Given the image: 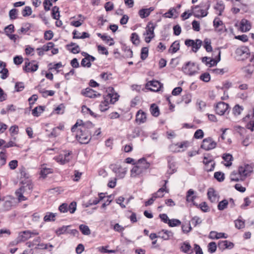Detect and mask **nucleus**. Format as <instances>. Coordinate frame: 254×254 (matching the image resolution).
Wrapping results in <instances>:
<instances>
[{"label": "nucleus", "instance_id": "72a5a7b5", "mask_svg": "<svg viewBox=\"0 0 254 254\" xmlns=\"http://www.w3.org/2000/svg\"><path fill=\"white\" fill-rule=\"evenodd\" d=\"M180 43L178 41L174 42L170 46L169 52L172 54L176 53L180 49Z\"/></svg>", "mask_w": 254, "mask_h": 254}, {"label": "nucleus", "instance_id": "e2e57ef3", "mask_svg": "<svg viewBox=\"0 0 254 254\" xmlns=\"http://www.w3.org/2000/svg\"><path fill=\"white\" fill-rule=\"evenodd\" d=\"M40 92L42 94L44 97H47L48 96H52L55 94V91L53 90H40Z\"/></svg>", "mask_w": 254, "mask_h": 254}, {"label": "nucleus", "instance_id": "9d476101", "mask_svg": "<svg viewBox=\"0 0 254 254\" xmlns=\"http://www.w3.org/2000/svg\"><path fill=\"white\" fill-rule=\"evenodd\" d=\"M216 145V142L212 138L207 137L203 140L201 147L205 150H209L215 148Z\"/></svg>", "mask_w": 254, "mask_h": 254}, {"label": "nucleus", "instance_id": "680f3d73", "mask_svg": "<svg viewBox=\"0 0 254 254\" xmlns=\"http://www.w3.org/2000/svg\"><path fill=\"white\" fill-rule=\"evenodd\" d=\"M214 177L219 182H222L224 180V174L220 172H215Z\"/></svg>", "mask_w": 254, "mask_h": 254}, {"label": "nucleus", "instance_id": "5701e85b", "mask_svg": "<svg viewBox=\"0 0 254 254\" xmlns=\"http://www.w3.org/2000/svg\"><path fill=\"white\" fill-rule=\"evenodd\" d=\"M218 246L220 250H224L226 249H232L234 247V244L232 242L224 240L219 241Z\"/></svg>", "mask_w": 254, "mask_h": 254}, {"label": "nucleus", "instance_id": "4d7b16f0", "mask_svg": "<svg viewBox=\"0 0 254 254\" xmlns=\"http://www.w3.org/2000/svg\"><path fill=\"white\" fill-rule=\"evenodd\" d=\"M102 39L106 43L108 44L109 46H112L114 44L113 39L110 36L104 35Z\"/></svg>", "mask_w": 254, "mask_h": 254}, {"label": "nucleus", "instance_id": "13d9d810", "mask_svg": "<svg viewBox=\"0 0 254 254\" xmlns=\"http://www.w3.org/2000/svg\"><path fill=\"white\" fill-rule=\"evenodd\" d=\"M32 11L31 8L29 6H25L24 9L22 11V14L23 16L26 17L31 14Z\"/></svg>", "mask_w": 254, "mask_h": 254}, {"label": "nucleus", "instance_id": "b1692460", "mask_svg": "<svg viewBox=\"0 0 254 254\" xmlns=\"http://www.w3.org/2000/svg\"><path fill=\"white\" fill-rule=\"evenodd\" d=\"M213 25L215 30L217 32H222L224 31V25L222 21L219 18H215L213 21Z\"/></svg>", "mask_w": 254, "mask_h": 254}, {"label": "nucleus", "instance_id": "f8f14e48", "mask_svg": "<svg viewBox=\"0 0 254 254\" xmlns=\"http://www.w3.org/2000/svg\"><path fill=\"white\" fill-rule=\"evenodd\" d=\"M185 45L188 47H191L193 52L196 53L201 47L202 41L199 39H196L195 41L190 39H187L185 42Z\"/></svg>", "mask_w": 254, "mask_h": 254}, {"label": "nucleus", "instance_id": "de8ad7c7", "mask_svg": "<svg viewBox=\"0 0 254 254\" xmlns=\"http://www.w3.org/2000/svg\"><path fill=\"white\" fill-rule=\"evenodd\" d=\"M243 110V108L242 107L239 106V105H236L233 109V113L235 116H239L240 115Z\"/></svg>", "mask_w": 254, "mask_h": 254}, {"label": "nucleus", "instance_id": "79ce46f5", "mask_svg": "<svg viewBox=\"0 0 254 254\" xmlns=\"http://www.w3.org/2000/svg\"><path fill=\"white\" fill-rule=\"evenodd\" d=\"M79 229L83 235H89L91 233L90 230L88 226L81 224L79 226Z\"/></svg>", "mask_w": 254, "mask_h": 254}, {"label": "nucleus", "instance_id": "1a4fd4ad", "mask_svg": "<svg viewBox=\"0 0 254 254\" xmlns=\"http://www.w3.org/2000/svg\"><path fill=\"white\" fill-rule=\"evenodd\" d=\"M39 65L35 61L30 62L28 59H25V64L23 70L27 72L36 71L38 68Z\"/></svg>", "mask_w": 254, "mask_h": 254}, {"label": "nucleus", "instance_id": "052dcab7", "mask_svg": "<svg viewBox=\"0 0 254 254\" xmlns=\"http://www.w3.org/2000/svg\"><path fill=\"white\" fill-rule=\"evenodd\" d=\"M148 49L147 47H143L141 49V59L142 60H145L148 57Z\"/></svg>", "mask_w": 254, "mask_h": 254}, {"label": "nucleus", "instance_id": "4c0bfd02", "mask_svg": "<svg viewBox=\"0 0 254 254\" xmlns=\"http://www.w3.org/2000/svg\"><path fill=\"white\" fill-rule=\"evenodd\" d=\"M44 107L42 106L35 107L32 111V115L35 117H38L44 111Z\"/></svg>", "mask_w": 254, "mask_h": 254}, {"label": "nucleus", "instance_id": "7ed1b4c3", "mask_svg": "<svg viewBox=\"0 0 254 254\" xmlns=\"http://www.w3.org/2000/svg\"><path fill=\"white\" fill-rule=\"evenodd\" d=\"M22 186L15 191V194L19 201H25L27 199L26 195L32 192L33 185L30 180L24 183L22 182Z\"/></svg>", "mask_w": 254, "mask_h": 254}, {"label": "nucleus", "instance_id": "2f4dec72", "mask_svg": "<svg viewBox=\"0 0 254 254\" xmlns=\"http://www.w3.org/2000/svg\"><path fill=\"white\" fill-rule=\"evenodd\" d=\"M230 180L232 181H235L238 182L239 181H243L244 179L240 175V172L238 171V172H237L236 171H233L230 175Z\"/></svg>", "mask_w": 254, "mask_h": 254}, {"label": "nucleus", "instance_id": "ddd939ff", "mask_svg": "<svg viewBox=\"0 0 254 254\" xmlns=\"http://www.w3.org/2000/svg\"><path fill=\"white\" fill-rule=\"evenodd\" d=\"M203 163L205 165V169L207 172L213 170L215 163L211 156L208 154L205 156L203 158Z\"/></svg>", "mask_w": 254, "mask_h": 254}, {"label": "nucleus", "instance_id": "4be33fe9", "mask_svg": "<svg viewBox=\"0 0 254 254\" xmlns=\"http://www.w3.org/2000/svg\"><path fill=\"white\" fill-rule=\"evenodd\" d=\"M187 142H183L181 143H177L172 144L170 146V150L173 152H178L181 151L180 149L183 148H187Z\"/></svg>", "mask_w": 254, "mask_h": 254}, {"label": "nucleus", "instance_id": "6e6d98bb", "mask_svg": "<svg viewBox=\"0 0 254 254\" xmlns=\"http://www.w3.org/2000/svg\"><path fill=\"white\" fill-rule=\"evenodd\" d=\"M52 172L51 169L42 167L40 174L42 177L45 178L48 174L51 173Z\"/></svg>", "mask_w": 254, "mask_h": 254}, {"label": "nucleus", "instance_id": "a19ab883", "mask_svg": "<svg viewBox=\"0 0 254 254\" xmlns=\"http://www.w3.org/2000/svg\"><path fill=\"white\" fill-rule=\"evenodd\" d=\"M56 213L52 212H47L44 217V220L45 222H49L55 220Z\"/></svg>", "mask_w": 254, "mask_h": 254}, {"label": "nucleus", "instance_id": "5fc2aeb1", "mask_svg": "<svg viewBox=\"0 0 254 254\" xmlns=\"http://www.w3.org/2000/svg\"><path fill=\"white\" fill-rule=\"evenodd\" d=\"M216 248L217 246L215 242H212L209 243L208 245V250L209 252L210 253H214L216 251Z\"/></svg>", "mask_w": 254, "mask_h": 254}, {"label": "nucleus", "instance_id": "4468645a", "mask_svg": "<svg viewBox=\"0 0 254 254\" xmlns=\"http://www.w3.org/2000/svg\"><path fill=\"white\" fill-rule=\"evenodd\" d=\"M240 175L244 179L246 177L249 176L253 172V167L251 165L249 164H245L239 167L238 169Z\"/></svg>", "mask_w": 254, "mask_h": 254}, {"label": "nucleus", "instance_id": "f704fd0d", "mask_svg": "<svg viewBox=\"0 0 254 254\" xmlns=\"http://www.w3.org/2000/svg\"><path fill=\"white\" fill-rule=\"evenodd\" d=\"M0 73L2 74L1 78L3 79H5L8 76V70L5 68V64L2 62L0 61Z\"/></svg>", "mask_w": 254, "mask_h": 254}, {"label": "nucleus", "instance_id": "bf43d9fd", "mask_svg": "<svg viewBox=\"0 0 254 254\" xmlns=\"http://www.w3.org/2000/svg\"><path fill=\"white\" fill-rule=\"evenodd\" d=\"M14 25L10 24L4 28V32L7 36L12 34L14 32Z\"/></svg>", "mask_w": 254, "mask_h": 254}, {"label": "nucleus", "instance_id": "393cba45", "mask_svg": "<svg viewBox=\"0 0 254 254\" xmlns=\"http://www.w3.org/2000/svg\"><path fill=\"white\" fill-rule=\"evenodd\" d=\"M173 233L170 231L162 230L158 233V237L164 240H168L173 237Z\"/></svg>", "mask_w": 254, "mask_h": 254}, {"label": "nucleus", "instance_id": "37998d69", "mask_svg": "<svg viewBox=\"0 0 254 254\" xmlns=\"http://www.w3.org/2000/svg\"><path fill=\"white\" fill-rule=\"evenodd\" d=\"M100 202V199H98L97 197H93L90 198L88 202H87L85 204V206L86 207H89L92 205H96L98 204Z\"/></svg>", "mask_w": 254, "mask_h": 254}, {"label": "nucleus", "instance_id": "338daca9", "mask_svg": "<svg viewBox=\"0 0 254 254\" xmlns=\"http://www.w3.org/2000/svg\"><path fill=\"white\" fill-rule=\"evenodd\" d=\"M204 133L202 130L199 129L196 130L194 134V137L196 139H201L203 137Z\"/></svg>", "mask_w": 254, "mask_h": 254}, {"label": "nucleus", "instance_id": "ea45409f", "mask_svg": "<svg viewBox=\"0 0 254 254\" xmlns=\"http://www.w3.org/2000/svg\"><path fill=\"white\" fill-rule=\"evenodd\" d=\"M150 112L152 116L154 117H158L159 115V109L158 106H157L155 104H152L150 107Z\"/></svg>", "mask_w": 254, "mask_h": 254}, {"label": "nucleus", "instance_id": "dca6fc26", "mask_svg": "<svg viewBox=\"0 0 254 254\" xmlns=\"http://www.w3.org/2000/svg\"><path fill=\"white\" fill-rule=\"evenodd\" d=\"M162 86V85L161 83L157 80L150 81L146 84V87L153 91H158Z\"/></svg>", "mask_w": 254, "mask_h": 254}, {"label": "nucleus", "instance_id": "2eb2a0df", "mask_svg": "<svg viewBox=\"0 0 254 254\" xmlns=\"http://www.w3.org/2000/svg\"><path fill=\"white\" fill-rule=\"evenodd\" d=\"M12 202L6 197H0V211H7L11 209Z\"/></svg>", "mask_w": 254, "mask_h": 254}, {"label": "nucleus", "instance_id": "20e7f679", "mask_svg": "<svg viewBox=\"0 0 254 254\" xmlns=\"http://www.w3.org/2000/svg\"><path fill=\"white\" fill-rule=\"evenodd\" d=\"M149 163L146 161V159L144 158L140 159L131 170V177L136 178L141 175L149 167Z\"/></svg>", "mask_w": 254, "mask_h": 254}, {"label": "nucleus", "instance_id": "c756f323", "mask_svg": "<svg viewBox=\"0 0 254 254\" xmlns=\"http://www.w3.org/2000/svg\"><path fill=\"white\" fill-rule=\"evenodd\" d=\"M164 192H169V190L167 189V186L164 185L162 188L159 189L156 192L153 193L154 197L157 198L162 197L164 195Z\"/></svg>", "mask_w": 254, "mask_h": 254}, {"label": "nucleus", "instance_id": "6e6552de", "mask_svg": "<svg viewBox=\"0 0 254 254\" xmlns=\"http://www.w3.org/2000/svg\"><path fill=\"white\" fill-rule=\"evenodd\" d=\"M229 110V105L223 102H218L215 106L216 113L220 116L224 115L227 112L228 113Z\"/></svg>", "mask_w": 254, "mask_h": 254}, {"label": "nucleus", "instance_id": "6ab92c4d", "mask_svg": "<svg viewBox=\"0 0 254 254\" xmlns=\"http://www.w3.org/2000/svg\"><path fill=\"white\" fill-rule=\"evenodd\" d=\"M146 114L139 110L136 113L135 121L138 124L144 123L146 121Z\"/></svg>", "mask_w": 254, "mask_h": 254}, {"label": "nucleus", "instance_id": "c03bdc74", "mask_svg": "<svg viewBox=\"0 0 254 254\" xmlns=\"http://www.w3.org/2000/svg\"><path fill=\"white\" fill-rule=\"evenodd\" d=\"M52 17L54 19L58 20L60 18L59 8L55 6L52 8Z\"/></svg>", "mask_w": 254, "mask_h": 254}, {"label": "nucleus", "instance_id": "f257e3e1", "mask_svg": "<svg viewBox=\"0 0 254 254\" xmlns=\"http://www.w3.org/2000/svg\"><path fill=\"white\" fill-rule=\"evenodd\" d=\"M94 125L90 122L83 123L82 120H78L72 127V132H76V138L82 144L88 143L91 137Z\"/></svg>", "mask_w": 254, "mask_h": 254}, {"label": "nucleus", "instance_id": "c85d7f7f", "mask_svg": "<svg viewBox=\"0 0 254 254\" xmlns=\"http://www.w3.org/2000/svg\"><path fill=\"white\" fill-rule=\"evenodd\" d=\"M240 25V29L243 32H247L251 29V24L247 19H242L241 21Z\"/></svg>", "mask_w": 254, "mask_h": 254}, {"label": "nucleus", "instance_id": "a211bd4d", "mask_svg": "<svg viewBox=\"0 0 254 254\" xmlns=\"http://www.w3.org/2000/svg\"><path fill=\"white\" fill-rule=\"evenodd\" d=\"M207 12L206 9L200 8L198 6H195L193 8V14L196 17H203L207 15Z\"/></svg>", "mask_w": 254, "mask_h": 254}, {"label": "nucleus", "instance_id": "bb28decb", "mask_svg": "<svg viewBox=\"0 0 254 254\" xmlns=\"http://www.w3.org/2000/svg\"><path fill=\"white\" fill-rule=\"evenodd\" d=\"M207 195L209 199L212 202H216L218 200L217 194L213 188H209L207 191Z\"/></svg>", "mask_w": 254, "mask_h": 254}, {"label": "nucleus", "instance_id": "864d4df0", "mask_svg": "<svg viewBox=\"0 0 254 254\" xmlns=\"http://www.w3.org/2000/svg\"><path fill=\"white\" fill-rule=\"evenodd\" d=\"M200 79L204 82H208L210 80V75L209 73L205 72L202 73L199 77Z\"/></svg>", "mask_w": 254, "mask_h": 254}, {"label": "nucleus", "instance_id": "aec40b11", "mask_svg": "<svg viewBox=\"0 0 254 254\" xmlns=\"http://www.w3.org/2000/svg\"><path fill=\"white\" fill-rule=\"evenodd\" d=\"M81 93L85 96L89 98H95L97 96H100V94L98 93L97 94V92L95 91L94 90L90 88H87L85 89L82 90L81 91Z\"/></svg>", "mask_w": 254, "mask_h": 254}, {"label": "nucleus", "instance_id": "a878e982", "mask_svg": "<svg viewBox=\"0 0 254 254\" xmlns=\"http://www.w3.org/2000/svg\"><path fill=\"white\" fill-rule=\"evenodd\" d=\"M173 157L171 156H168L167 157L168 163V167L169 169L167 171V173L171 175L173 174L176 171V168L175 167V164L173 162Z\"/></svg>", "mask_w": 254, "mask_h": 254}, {"label": "nucleus", "instance_id": "603ef678", "mask_svg": "<svg viewBox=\"0 0 254 254\" xmlns=\"http://www.w3.org/2000/svg\"><path fill=\"white\" fill-rule=\"evenodd\" d=\"M130 39L133 44L138 45L139 43V36L136 33L131 34Z\"/></svg>", "mask_w": 254, "mask_h": 254}, {"label": "nucleus", "instance_id": "423d86ee", "mask_svg": "<svg viewBox=\"0 0 254 254\" xmlns=\"http://www.w3.org/2000/svg\"><path fill=\"white\" fill-rule=\"evenodd\" d=\"M235 54V58L238 60L244 61L249 57L250 52L247 47H241L236 49Z\"/></svg>", "mask_w": 254, "mask_h": 254}, {"label": "nucleus", "instance_id": "7c9ffc66", "mask_svg": "<svg viewBox=\"0 0 254 254\" xmlns=\"http://www.w3.org/2000/svg\"><path fill=\"white\" fill-rule=\"evenodd\" d=\"M214 53H216L218 55V58L216 59H211L209 58L208 65L209 66H212L215 65L217 64V63L220 61V55H221V51L218 49L215 50L214 51Z\"/></svg>", "mask_w": 254, "mask_h": 254}, {"label": "nucleus", "instance_id": "c9c22d12", "mask_svg": "<svg viewBox=\"0 0 254 254\" xmlns=\"http://www.w3.org/2000/svg\"><path fill=\"white\" fill-rule=\"evenodd\" d=\"M194 191L192 189H190L187 193L186 200L188 202H193L196 198V196L194 195Z\"/></svg>", "mask_w": 254, "mask_h": 254}, {"label": "nucleus", "instance_id": "a18cd8bd", "mask_svg": "<svg viewBox=\"0 0 254 254\" xmlns=\"http://www.w3.org/2000/svg\"><path fill=\"white\" fill-rule=\"evenodd\" d=\"M168 224L170 227H173L180 225L181 224V222L179 219H170L168 222Z\"/></svg>", "mask_w": 254, "mask_h": 254}, {"label": "nucleus", "instance_id": "774afa93", "mask_svg": "<svg viewBox=\"0 0 254 254\" xmlns=\"http://www.w3.org/2000/svg\"><path fill=\"white\" fill-rule=\"evenodd\" d=\"M76 209V203L75 202H72L68 206V211H69L70 213H73Z\"/></svg>", "mask_w": 254, "mask_h": 254}, {"label": "nucleus", "instance_id": "8fccbe9b", "mask_svg": "<svg viewBox=\"0 0 254 254\" xmlns=\"http://www.w3.org/2000/svg\"><path fill=\"white\" fill-rule=\"evenodd\" d=\"M176 13V10L174 8H171L164 14V16L167 18H172L175 16V17H176L177 15L175 14Z\"/></svg>", "mask_w": 254, "mask_h": 254}, {"label": "nucleus", "instance_id": "49530a36", "mask_svg": "<svg viewBox=\"0 0 254 254\" xmlns=\"http://www.w3.org/2000/svg\"><path fill=\"white\" fill-rule=\"evenodd\" d=\"M78 16L80 17L79 20L72 21L71 22V25L74 27H77L81 25L83 22L84 21V18L81 15H79Z\"/></svg>", "mask_w": 254, "mask_h": 254}, {"label": "nucleus", "instance_id": "69168bd1", "mask_svg": "<svg viewBox=\"0 0 254 254\" xmlns=\"http://www.w3.org/2000/svg\"><path fill=\"white\" fill-rule=\"evenodd\" d=\"M54 46V44L52 42H49L47 45H44L43 46L42 49L44 52H47L52 49Z\"/></svg>", "mask_w": 254, "mask_h": 254}, {"label": "nucleus", "instance_id": "473e14b6", "mask_svg": "<svg viewBox=\"0 0 254 254\" xmlns=\"http://www.w3.org/2000/svg\"><path fill=\"white\" fill-rule=\"evenodd\" d=\"M223 160L226 162L224 165L226 167H230L232 165V161L233 159V156L230 154H224L222 157Z\"/></svg>", "mask_w": 254, "mask_h": 254}, {"label": "nucleus", "instance_id": "cd10ccee", "mask_svg": "<svg viewBox=\"0 0 254 254\" xmlns=\"http://www.w3.org/2000/svg\"><path fill=\"white\" fill-rule=\"evenodd\" d=\"M154 10L153 7H150L148 8H142L139 10L138 14L141 18H144L148 17L150 13Z\"/></svg>", "mask_w": 254, "mask_h": 254}, {"label": "nucleus", "instance_id": "39448f33", "mask_svg": "<svg viewBox=\"0 0 254 254\" xmlns=\"http://www.w3.org/2000/svg\"><path fill=\"white\" fill-rule=\"evenodd\" d=\"M198 67L195 63L189 62L183 67L182 70L186 74L193 75L198 72Z\"/></svg>", "mask_w": 254, "mask_h": 254}, {"label": "nucleus", "instance_id": "3c124183", "mask_svg": "<svg viewBox=\"0 0 254 254\" xmlns=\"http://www.w3.org/2000/svg\"><path fill=\"white\" fill-rule=\"evenodd\" d=\"M204 47L206 51L208 52L212 51V48L211 45V41L210 40L206 39L204 41Z\"/></svg>", "mask_w": 254, "mask_h": 254}, {"label": "nucleus", "instance_id": "f03ea898", "mask_svg": "<svg viewBox=\"0 0 254 254\" xmlns=\"http://www.w3.org/2000/svg\"><path fill=\"white\" fill-rule=\"evenodd\" d=\"M108 93L104 97V101L101 102L99 108L101 112H105L109 108L110 104H114L119 100V95L114 91L113 87H109Z\"/></svg>", "mask_w": 254, "mask_h": 254}, {"label": "nucleus", "instance_id": "e433bc0d", "mask_svg": "<svg viewBox=\"0 0 254 254\" xmlns=\"http://www.w3.org/2000/svg\"><path fill=\"white\" fill-rule=\"evenodd\" d=\"M41 242L40 237H38L35 239L33 241H29L26 243V246L29 248H32L34 247H37L38 243Z\"/></svg>", "mask_w": 254, "mask_h": 254}, {"label": "nucleus", "instance_id": "0e129e2a", "mask_svg": "<svg viewBox=\"0 0 254 254\" xmlns=\"http://www.w3.org/2000/svg\"><path fill=\"white\" fill-rule=\"evenodd\" d=\"M191 222L194 226H196L201 223L202 220L198 216H194L191 219Z\"/></svg>", "mask_w": 254, "mask_h": 254}, {"label": "nucleus", "instance_id": "58836bf2", "mask_svg": "<svg viewBox=\"0 0 254 254\" xmlns=\"http://www.w3.org/2000/svg\"><path fill=\"white\" fill-rule=\"evenodd\" d=\"M95 60H91L90 58H84L81 62V66L83 67H90L91 66V62L94 61Z\"/></svg>", "mask_w": 254, "mask_h": 254}, {"label": "nucleus", "instance_id": "09e8293b", "mask_svg": "<svg viewBox=\"0 0 254 254\" xmlns=\"http://www.w3.org/2000/svg\"><path fill=\"white\" fill-rule=\"evenodd\" d=\"M228 204V200L226 199H224L218 203L217 206L218 209L219 210H223L227 208Z\"/></svg>", "mask_w": 254, "mask_h": 254}, {"label": "nucleus", "instance_id": "0eeeda50", "mask_svg": "<svg viewBox=\"0 0 254 254\" xmlns=\"http://www.w3.org/2000/svg\"><path fill=\"white\" fill-rule=\"evenodd\" d=\"M55 160L61 165L68 162L71 159V152L63 151L59 155L54 158Z\"/></svg>", "mask_w": 254, "mask_h": 254}, {"label": "nucleus", "instance_id": "412c9836", "mask_svg": "<svg viewBox=\"0 0 254 254\" xmlns=\"http://www.w3.org/2000/svg\"><path fill=\"white\" fill-rule=\"evenodd\" d=\"M180 250L182 252L187 254H191L193 252L190 245L187 242H184L181 244Z\"/></svg>", "mask_w": 254, "mask_h": 254}, {"label": "nucleus", "instance_id": "f3484780", "mask_svg": "<svg viewBox=\"0 0 254 254\" xmlns=\"http://www.w3.org/2000/svg\"><path fill=\"white\" fill-rule=\"evenodd\" d=\"M31 231L27 230L21 232L19 233L18 236L16 239V244L24 242L29 238H30Z\"/></svg>", "mask_w": 254, "mask_h": 254}, {"label": "nucleus", "instance_id": "9b49d317", "mask_svg": "<svg viewBox=\"0 0 254 254\" xmlns=\"http://www.w3.org/2000/svg\"><path fill=\"white\" fill-rule=\"evenodd\" d=\"M155 29V26L153 23L149 22L146 27V33L144 35H146L145 37V41L146 43H148L150 42L151 40L154 37V30Z\"/></svg>", "mask_w": 254, "mask_h": 254}]
</instances>
